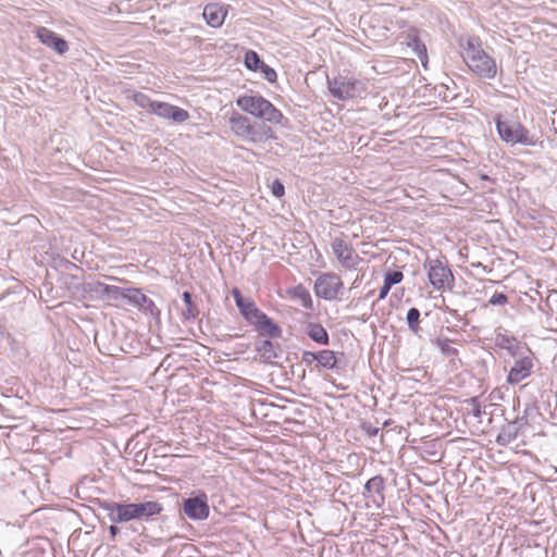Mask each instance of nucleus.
Listing matches in <instances>:
<instances>
[{"label": "nucleus", "mask_w": 557, "mask_h": 557, "mask_svg": "<svg viewBox=\"0 0 557 557\" xmlns=\"http://www.w3.org/2000/svg\"><path fill=\"white\" fill-rule=\"evenodd\" d=\"M437 347L446 357H455L458 350L450 345L448 339H437Z\"/></svg>", "instance_id": "nucleus-34"}, {"label": "nucleus", "mask_w": 557, "mask_h": 557, "mask_svg": "<svg viewBox=\"0 0 557 557\" xmlns=\"http://www.w3.org/2000/svg\"><path fill=\"white\" fill-rule=\"evenodd\" d=\"M496 131L503 141L511 146L520 144L523 146H535L537 139L530 135L529 129L520 122L512 120L503 121L498 115L495 119Z\"/></svg>", "instance_id": "nucleus-6"}, {"label": "nucleus", "mask_w": 557, "mask_h": 557, "mask_svg": "<svg viewBox=\"0 0 557 557\" xmlns=\"http://www.w3.org/2000/svg\"><path fill=\"white\" fill-rule=\"evenodd\" d=\"M317 358H318V351L312 352V351L305 350L301 355V362L309 366L312 362L317 361Z\"/></svg>", "instance_id": "nucleus-36"}, {"label": "nucleus", "mask_w": 557, "mask_h": 557, "mask_svg": "<svg viewBox=\"0 0 557 557\" xmlns=\"http://www.w3.org/2000/svg\"><path fill=\"white\" fill-rule=\"evenodd\" d=\"M363 430L369 436H375L379 433V429L371 425H364Z\"/></svg>", "instance_id": "nucleus-39"}, {"label": "nucleus", "mask_w": 557, "mask_h": 557, "mask_svg": "<svg viewBox=\"0 0 557 557\" xmlns=\"http://www.w3.org/2000/svg\"><path fill=\"white\" fill-rule=\"evenodd\" d=\"M232 296L244 320L252 325L260 336L269 338L282 336L281 326L260 310L252 298L244 297L237 287L232 289Z\"/></svg>", "instance_id": "nucleus-1"}, {"label": "nucleus", "mask_w": 557, "mask_h": 557, "mask_svg": "<svg viewBox=\"0 0 557 557\" xmlns=\"http://www.w3.org/2000/svg\"><path fill=\"white\" fill-rule=\"evenodd\" d=\"M480 77L483 78H494L497 72H479Z\"/></svg>", "instance_id": "nucleus-41"}, {"label": "nucleus", "mask_w": 557, "mask_h": 557, "mask_svg": "<svg viewBox=\"0 0 557 557\" xmlns=\"http://www.w3.org/2000/svg\"><path fill=\"white\" fill-rule=\"evenodd\" d=\"M385 479L382 475H374L364 484V497H371L372 502L381 507L384 504Z\"/></svg>", "instance_id": "nucleus-16"}, {"label": "nucleus", "mask_w": 557, "mask_h": 557, "mask_svg": "<svg viewBox=\"0 0 557 557\" xmlns=\"http://www.w3.org/2000/svg\"><path fill=\"white\" fill-rule=\"evenodd\" d=\"M293 296L300 301V305L305 309H308V310L313 309V302H312L311 295H310L309 290L307 288H305L304 286H301V285L296 286L293 289Z\"/></svg>", "instance_id": "nucleus-28"}, {"label": "nucleus", "mask_w": 557, "mask_h": 557, "mask_svg": "<svg viewBox=\"0 0 557 557\" xmlns=\"http://www.w3.org/2000/svg\"><path fill=\"white\" fill-rule=\"evenodd\" d=\"M182 511L194 521H203L210 515L208 496L205 492L198 491L196 494L184 498L182 502Z\"/></svg>", "instance_id": "nucleus-8"}, {"label": "nucleus", "mask_w": 557, "mask_h": 557, "mask_svg": "<svg viewBox=\"0 0 557 557\" xmlns=\"http://www.w3.org/2000/svg\"><path fill=\"white\" fill-rule=\"evenodd\" d=\"M496 345L500 347L502 349H506L509 351L511 356L519 355V345L517 344V341L512 336L498 334L496 336Z\"/></svg>", "instance_id": "nucleus-26"}, {"label": "nucleus", "mask_w": 557, "mask_h": 557, "mask_svg": "<svg viewBox=\"0 0 557 557\" xmlns=\"http://www.w3.org/2000/svg\"><path fill=\"white\" fill-rule=\"evenodd\" d=\"M523 419H517L512 422L507 423L502 428V431L496 437V443L499 446H507L512 443L519 435L523 425Z\"/></svg>", "instance_id": "nucleus-20"}, {"label": "nucleus", "mask_w": 557, "mask_h": 557, "mask_svg": "<svg viewBox=\"0 0 557 557\" xmlns=\"http://www.w3.org/2000/svg\"><path fill=\"white\" fill-rule=\"evenodd\" d=\"M123 94L127 100L134 101L136 106L146 110L148 113H151L156 100H152L146 94L132 88L124 89Z\"/></svg>", "instance_id": "nucleus-22"}, {"label": "nucleus", "mask_w": 557, "mask_h": 557, "mask_svg": "<svg viewBox=\"0 0 557 557\" xmlns=\"http://www.w3.org/2000/svg\"><path fill=\"white\" fill-rule=\"evenodd\" d=\"M65 268H66V269H76V268H77V265H76V264H74L73 262H71V261L66 260V261H65Z\"/></svg>", "instance_id": "nucleus-42"}, {"label": "nucleus", "mask_w": 557, "mask_h": 557, "mask_svg": "<svg viewBox=\"0 0 557 557\" xmlns=\"http://www.w3.org/2000/svg\"><path fill=\"white\" fill-rule=\"evenodd\" d=\"M151 114H156L161 119L169 120L174 123H184L189 119L188 111L163 101H156L152 107Z\"/></svg>", "instance_id": "nucleus-13"}, {"label": "nucleus", "mask_w": 557, "mask_h": 557, "mask_svg": "<svg viewBox=\"0 0 557 557\" xmlns=\"http://www.w3.org/2000/svg\"><path fill=\"white\" fill-rule=\"evenodd\" d=\"M100 506L108 512V518L112 523H125L132 520H136L134 503H116L103 500L100 503Z\"/></svg>", "instance_id": "nucleus-10"}, {"label": "nucleus", "mask_w": 557, "mask_h": 557, "mask_svg": "<svg viewBox=\"0 0 557 557\" xmlns=\"http://www.w3.org/2000/svg\"><path fill=\"white\" fill-rule=\"evenodd\" d=\"M233 50L237 53L236 59L239 60L242 57L244 59V64L247 70H263L270 71L273 70L269 65H267L259 57V54L253 50H246L244 48L238 49L236 46H232Z\"/></svg>", "instance_id": "nucleus-17"}, {"label": "nucleus", "mask_w": 557, "mask_h": 557, "mask_svg": "<svg viewBox=\"0 0 557 557\" xmlns=\"http://www.w3.org/2000/svg\"><path fill=\"white\" fill-rule=\"evenodd\" d=\"M305 333L311 341L319 345L326 346L330 344V335L320 323L308 322L305 326Z\"/></svg>", "instance_id": "nucleus-21"}, {"label": "nucleus", "mask_w": 557, "mask_h": 557, "mask_svg": "<svg viewBox=\"0 0 557 557\" xmlns=\"http://www.w3.org/2000/svg\"><path fill=\"white\" fill-rule=\"evenodd\" d=\"M182 298L185 304V309L181 312L182 320L194 321L199 314V309L193 300V294L188 290H184Z\"/></svg>", "instance_id": "nucleus-24"}, {"label": "nucleus", "mask_w": 557, "mask_h": 557, "mask_svg": "<svg viewBox=\"0 0 557 557\" xmlns=\"http://www.w3.org/2000/svg\"><path fill=\"white\" fill-rule=\"evenodd\" d=\"M331 246L336 259L345 269H355L356 265L359 263L360 257L354 251L352 247L349 246L343 238H334Z\"/></svg>", "instance_id": "nucleus-11"}, {"label": "nucleus", "mask_w": 557, "mask_h": 557, "mask_svg": "<svg viewBox=\"0 0 557 557\" xmlns=\"http://www.w3.org/2000/svg\"><path fill=\"white\" fill-rule=\"evenodd\" d=\"M413 49L416 51L417 58L420 60L421 65L423 67L428 66L429 58L426 52V47L417 38L413 39Z\"/></svg>", "instance_id": "nucleus-33"}, {"label": "nucleus", "mask_w": 557, "mask_h": 557, "mask_svg": "<svg viewBox=\"0 0 557 557\" xmlns=\"http://www.w3.org/2000/svg\"><path fill=\"white\" fill-rule=\"evenodd\" d=\"M227 10L219 3H209L205 7L202 16L211 27H220L226 18Z\"/></svg>", "instance_id": "nucleus-18"}, {"label": "nucleus", "mask_w": 557, "mask_h": 557, "mask_svg": "<svg viewBox=\"0 0 557 557\" xmlns=\"http://www.w3.org/2000/svg\"><path fill=\"white\" fill-rule=\"evenodd\" d=\"M457 41L461 57L469 70H496L495 60L483 49L482 41L478 36L460 35Z\"/></svg>", "instance_id": "nucleus-2"}, {"label": "nucleus", "mask_w": 557, "mask_h": 557, "mask_svg": "<svg viewBox=\"0 0 557 557\" xmlns=\"http://www.w3.org/2000/svg\"><path fill=\"white\" fill-rule=\"evenodd\" d=\"M404 280V274L401 271H387L384 274L383 286L379 292V300H383L387 297L391 288L397 284H399Z\"/></svg>", "instance_id": "nucleus-23"}, {"label": "nucleus", "mask_w": 557, "mask_h": 557, "mask_svg": "<svg viewBox=\"0 0 557 557\" xmlns=\"http://www.w3.org/2000/svg\"><path fill=\"white\" fill-rule=\"evenodd\" d=\"M350 72H325L330 94L338 100L360 97L366 89L363 81L349 75Z\"/></svg>", "instance_id": "nucleus-3"}, {"label": "nucleus", "mask_w": 557, "mask_h": 557, "mask_svg": "<svg viewBox=\"0 0 557 557\" xmlns=\"http://www.w3.org/2000/svg\"><path fill=\"white\" fill-rule=\"evenodd\" d=\"M424 269L428 271L429 283L436 290H445L454 286L455 277L446 261L426 258Z\"/></svg>", "instance_id": "nucleus-7"}, {"label": "nucleus", "mask_w": 557, "mask_h": 557, "mask_svg": "<svg viewBox=\"0 0 557 557\" xmlns=\"http://www.w3.org/2000/svg\"><path fill=\"white\" fill-rule=\"evenodd\" d=\"M509 302V297L505 293L495 292L486 304L482 306V308L486 309L487 307H505Z\"/></svg>", "instance_id": "nucleus-32"}, {"label": "nucleus", "mask_w": 557, "mask_h": 557, "mask_svg": "<svg viewBox=\"0 0 557 557\" xmlns=\"http://www.w3.org/2000/svg\"><path fill=\"white\" fill-rule=\"evenodd\" d=\"M425 81H426V79H425L424 77L420 76V77H419V81H418V84H420L421 86H425V87H428V86H429V84H428V83H425Z\"/></svg>", "instance_id": "nucleus-43"}, {"label": "nucleus", "mask_w": 557, "mask_h": 557, "mask_svg": "<svg viewBox=\"0 0 557 557\" xmlns=\"http://www.w3.org/2000/svg\"><path fill=\"white\" fill-rule=\"evenodd\" d=\"M129 296L128 302L131 306L137 308L145 314H149L156 321H160L161 311L156 306L154 301L147 297L140 288H132V292L127 294Z\"/></svg>", "instance_id": "nucleus-12"}, {"label": "nucleus", "mask_w": 557, "mask_h": 557, "mask_svg": "<svg viewBox=\"0 0 557 557\" xmlns=\"http://www.w3.org/2000/svg\"><path fill=\"white\" fill-rule=\"evenodd\" d=\"M533 361L529 356L519 357L510 368L507 382L511 385L518 384L531 375Z\"/></svg>", "instance_id": "nucleus-15"}, {"label": "nucleus", "mask_w": 557, "mask_h": 557, "mask_svg": "<svg viewBox=\"0 0 557 557\" xmlns=\"http://www.w3.org/2000/svg\"><path fill=\"white\" fill-rule=\"evenodd\" d=\"M471 405H472V409H471V413L473 417L475 418H481L482 414L484 413L480 403L478 401L476 398H471Z\"/></svg>", "instance_id": "nucleus-37"}, {"label": "nucleus", "mask_w": 557, "mask_h": 557, "mask_svg": "<svg viewBox=\"0 0 557 557\" xmlns=\"http://www.w3.org/2000/svg\"><path fill=\"white\" fill-rule=\"evenodd\" d=\"M236 104L243 111L273 124L280 123L283 119L280 110L269 100L258 95L242 96L236 100Z\"/></svg>", "instance_id": "nucleus-5"}, {"label": "nucleus", "mask_w": 557, "mask_h": 557, "mask_svg": "<svg viewBox=\"0 0 557 557\" xmlns=\"http://www.w3.org/2000/svg\"><path fill=\"white\" fill-rule=\"evenodd\" d=\"M420 317H421V312L416 307L410 308L406 314V322H407L408 329L411 333H413L416 335H418L421 331Z\"/></svg>", "instance_id": "nucleus-27"}, {"label": "nucleus", "mask_w": 557, "mask_h": 557, "mask_svg": "<svg viewBox=\"0 0 557 557\" xmlns=\"http://www.w3.org/2000/svg\"><path fill=\"white\" fill-rule=\"evenodd\" d=\"M271 193L275 198H281L285 194V187L280 180H275L271 184Z\"/></svg>", "instance_id": "nucleus-35"}, {"label": "nucleus", "mask_w": 557, "mask_h": 557, "mask_svg": "<svg viewBox=\"0 0 557 557\" xmlns=\"http://www.w3.org/2000/svg\"><path fill=\"white\" fill-rule=\"evenodd\" d=\"M107 285L108 284L96 281L87 283L84 287V290L91 294L96 298L106 299Z\"/></svg>", "instance_id": "nucleus-30"}, {"label": "nucleus", "mask_w": 557, "mask_h": 557, "mask_svg": "<svg viewBox=\"0 0 557 557\" xmlns=\"http://www.w3.org/2000/svg\"><path fill=\"white\" fill-rule=\"evenodd\" d=\"M264 74V78L270 82L274 83L277 78V72H262Z\"/></svg>", "instance_id": "nucleus-38"}, {"label": "nucleus", "mask_w": 557, "mask_h": 557, "mask_svg": "<svg viewBox=\"0 0 557 557\" xmlns=\"http://www.w3.org/2000/svg\"><path fill=\"white\" fill-rule=\"evenodd\" d=\"M36 37L42 45L53 50L58 54L62 55L69 50L67 41L61 36H59L57 33L45 26H39L36 29Z\"/></svg>", "instance_id": "nucleus-14"}, {"label": "nucleus", "mask_w": 557, "mask_h": 557, "mask_svg": "<svg viewBox=\"0 0 557 557\" xmlns=\"http://www.w3.org/2000/svg\"><path fill=\"white\" fill-rule=\"evenodd\" d=\"M317 366L327 370L338 369L337 352L329 349L318 351Z\"/></svg>", "instance_id": "nucleus-25"}, {"label": "nucleus", "mask_w": 557, "mask_h": 557, "mask_svg": "<svg viewBox=\"0 0 557 557\" xmlns=\"http://www.w3.org/2000/svg\"><path fill=\"white\" fill-rule=\"evenodd\" d=\"M256 350L263 358H267V359H271V358H275L276 357L274 345H273V343L270 339H263V341L259 342L257 347H256Z\"/></svg>", "instance_id": "nucleus-31"}, {"label": "nucleus", "mask_w": 557, "mask_h": 557, "mask_svg": "<svg viewBox=\"0 0 557 557\" xmlns=\"http://www.w3.org/2000/svg\"><path fill=\"white\" fill-rule=\"evenodd\" d=\"M442 86L446 87L447 90H449V85H446V83H442Z\"/></svg>", "instance_id": "nucleus-44"}, {"label": "nucleus", "mask_w": 557, "mask_h": 557, "mask_svg": "<svg viewBox=\"0 0 557 557\" xmlns=\"http://www.w3.org/2000/svg\"><path fill=\"white\" fill-rule=\"evenodd\" d=\"M232 132L251 143H263L271 137V128L263 123L251 122V120L236 111L228 117Z\"/></svg>", "instance_id": "nucleus-4"}, {"label": "nucleus", "mask_w": 557, "mask_h": 557, "mask_svg": "<svg viewBox=\"0 0 557 557\" xmlns=\"http://www.w3.org/2000/svg\"><path fill=\"white\" fill-rule=\"evenodd\" d=\"M109 533L112 537H115L120 533V529L115 524H112L109 527Z\"/></svg>", "instance_id": "nucleus-40"}, {"label": "nucleus", "mask_w": 557, "mask_h": 557, "mask_svg": "<svg viewBox=\"0 0 557 557\" xmlns=\"http://www.w3.org/2000/svg\"><path fill=\"white\" fill-rule=\"evenodd\" d=\"M344 283L335 273H322L314 282V293L319 298L333 301L338 298Z\"/></svg>", "instance_id": "nucleus-9"}, {"label": "nucleus", "mask_w": 557, "mask_h": 557, "mask_svg": "<svg viewBox=\"0 0 557 557\" xmlns=\"http://www.w3.org/2000/svg\"><path fill=\"white\" fill-rule=\"evenodd\" d=\"M132 288H122L114 285H107L106 299L119 300L124 299L128 302L129 296L128 293L132 292Z\"/></svg>", "instance_id": "nucleus-29"}, {"label": "nucleus", "mask_w": 557, "mask_h": 557, "mask_svg": "<svg viewBox=\"0 0 557 557\" xmlns=\"http://www.w3.org/2000/svg\"><path fill=\"white\" fill-rule=\"evenodd\" d=\"M137 521H150L154 516L162 512L163 506L156 500L134 503Z\"/></svg>", "instance_id": "nucleus-19"}]
</instances>
